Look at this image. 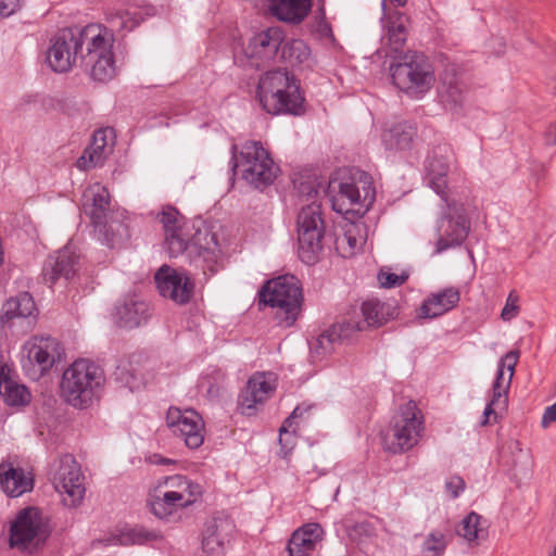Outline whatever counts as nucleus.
Listing matches in <instances>:
<instances>
[{"label":"nucleus","instance_id":"nucleus-15","mask_svg":"<svg viewBox=\"0 0 556 556\" xmlns=\"http://www.w3.org/2000/svg\"><path fill=\"white\" fill-rule=\"evenodd\" d=\"M26 354L21 363L25 375L31 380H39L60 357V348L55 339L41 338L25 346Z\"/></svg>","mask_w":556,"mask_h":556},{"label":"nucleus","instance_id":"nucleus-49","mask_svg":"<svg viewBox=\"0 0 556 556\" xmlns=\"http://www.w3.org/2000/svg\"><path fill=\"white\" fill-rule=\"evenodd\" d=\"M203 549L208 554H217L222 547V542L218 540L216 534L213 532L205 535L202 541Z\"/></svg>","mask_w":556,"mask_h":556},{"label":"nucleus","instance_id":"nucleus-24","mask_svg":"<svg viewBox=\"0 0 556 556\" xmlns=\"http://www.w3.org/2000/svg\"><path fill=\"white\" fill-rule=\"evenodd\" d=\"M114 139V130L110 127L96 130L91 143L77 160V167L80 170H88L101 166L112 152Z\"/></svg>","mask_w":556,"mask_h":556},{"label":"nucleus","instance_id":"nucleus-29","mask_svg":"<svg viewBox=\"0 0 556 556\" xmlns=\"http://www.w3.org/2000/svg\"><path fill=\"white\" fill-rule=\"evenodd\" d=\"M162 540L163 534L160 531L136 526L122 528L116 533H112L99 540V543L105 546H128L134 544H154Z\"/></svg>","mask_w":556,"mask_h":556},{"label":"nucleus","instance_id":"nucleus-8","mask_svg":"<svg viewBox=\"0 0 556 556\" xmlns=\"http://www.w3.org/2000/svg\"><path fill=\"white\" fill-rule=\"evenodd\" d=\"M81 206L84 213L91 219L98 239L108 247H114L117 242L116 232L122 236V232H126V226L123 223L109 220L111 212L109 190L98 182L90 185L83 193Z\"/></svg>","mask_w":556,"mask_h":556},{"label":"nucleus","instance_id":"nucleus-5","mask_svg":"<svg viewBox=\"0 0 556 556\" xmlns=\"http://www.w3.org/2000/svg\"><path fill=\"white\" fill-rule=\"evenodd\" d=\"M233 168H239L242 178L256 189H263L274 182L279 168L269 152L260 141H247L237 155V146L231 147Z\"/></svg>","mask_w":556,"mask_h":556},{"label":"nucleus","instance_id":"nucleus-54","mask_svg":"<svg viewBox=\"0 0 556 556\" xmlns=\"http://www.w3.org/2000/svg\"><path fill=\"white\" fill-rule=\"evenodd\" d=\"M152 462L154 464H157V465H167V464H170L172 460L168 459V458H164L162 457L161 455H153L152 456Z\"/></svg>","mask_w":556,"mask_h":556},{"label":"nucleus","instance_id":"nucleus-23","mask_svg":"<svg viewBox=\"0 0 556 556\" xmlns=\"http://www.w3.org/2000/svg\"><path fill=\"white\" fill-rule=\"evenodd\" d=\"M78 266V256L71 245H65L54 254L50 255L42 267L43 281L52 287L58 279H71Z\"/></svg>","mask_w":556,"mask_h":556},{"label":"nucleus","instance_id":"nucleus-16","mask_svg":"<svg viewBox=\"0 0 556 556\" xmlns=\"http://www.w3.org/2000/svg\"><path fill=\"white\" fill-rule=\"evenodd\" d=\"M172 433L184 440L189 448H198L204 442V421L193 409L169 408L166 416Z\"/></svg>","mask_w":556,"mask_h":556},{"label":"nucleus","instance_id":"nucleus-2","mask_svg":"<svg viewBox=\"0 0 556 556\" xmlns=\"http://www.w3.org/2000/svg\"><path fill=\"white\" fill-rule=\"evenodd\" d=\"M165 231V243L172 257L187 253L190 262L203 263L211 271L222 256V250L216 235L206 227L197 228L184 222V217L173 206H166L159 214Z\"/></svg>","mask_w":556,"mask_h":556},{"label":"nucleus","instance_id":"nucleus-20","mask_svg":"<svg viewBox=\"0 0 556 556\" xmlns=\"http://www.w3.org/2000/svg\"><path fill=\"white\" fill-rule=\"evenodd\" d=\"M157 289L164 298H168L178 304L190 301L194 285L191 278L180 270L163 265L155 274Z\"/></svg>","mask_w":556,"mask_h":556},{"label":"nucleus","instance_id":"nucleus-6","mask_svg":"<svg viewBox=\"0 0 556 556\" xmlns=\"http://www.w3.org/2000/svg\"><path fill=\"white\" fill-rule=\"evenodd\" d=\"M393 84L413 98H421L434 86L435 74L428 59L418 52H409L401 62L390 66Z\"/></svg>","mask_w":556,"mask_h":556},{"label":"nucleus","instance_id":"nucleus-18","mask_svg":"<svg viewBox=\"0 0 556 556\" xmlns=\"http://www.w3.org/2000/svg\"><path fill=\"white\" fill-rule=\"evenodd\" d=\"M383 16L381 48L378 53L381 56H394L402 51L407 39L408 17L401 12L386 13V0H382Z\"/></svg>","mask_w":556,"mask_h":556},{"label":"nucleus","instance_id":"nucleus-51","mask_svg":"<svg viewBox=\"0 0 556 556\" xmlns=\"http://www.w3.org/2000/svg\"><path fill=\"white\" fill-rule=\"evenodd\" d=\"M556 421V403L546 407L543 417H542V426L547 427L551 422Z\"/></svg>","mask_w":556,"mask_h":556},{"label":"nucleus","instance_id":"nucleus-14","mask_svg":"<svg viewBox=\"0 0 556 556\" xmlns=\"http://www.w3.org/2000/svg\"><path fill=\"white\" fill-rule=\"evenodd\" d=\"M518 358L519 351H509L498 361L495 379L492 383L491 400L483 410V420L481 421V425L485 426L489 422L488 418L491 415L496 419L500 414L507 409L508 390L510 388Z\"/></svg>","mask_w":556,"mask_h":556},{"label":"nucleus","instance_id":"nucleus-32","mask_svg":"<svg viewBox=\"0 0 556 556\" xmlns=\"http://www.w3.org/2000/svg\"><path fill=\"white\" fill-rule=\"evenodd\" d=\"M439 96L446 109L457 111L465 100V88L456 74V68L451 65L444 70L440 79Z\"/></svg>","mask_w":556,"mask_h":556},{"label":"nucleus","instance_id":"nucleus-45","mask_svg":"<svg viewBox=\"0 0 556 556\" xmlns=\"http://www.w3.org/2000/svg\"><path fill=\"white\" fill-rule=\"evenodd\" d=\"M109 22L113 28L125 31H130L138 25V21H136L132 14L127 11L112 15Z\"/></svg>","mask_w":556,"mask_h":556},{"label":"nucleus","instance_id":"nucleus-40","mask_svg":"<svg viewBox=\"0 0 556 556\" xmlns=\"http://www.w3.org/2000/svg\"><path fill=\"white\" fill-rule=\"evenodd\" d=\"M457 532L469 543H479L488 536V521L471 511L462 520Z\"/></svg>","mask_w":556,"mask_h":556},{"label":"nucleus","instance_id":"nucleus-39","mask_svg":"<svg viewBox=\"0 0 556 556\" xmlns=\"http://www.w3.org/2000/svg\"><path fill=\"white\" fill-rule=\"evenodd\" d=\"M36 305L33 296L23 292L17 296L9 299L2 306V319L10 320L12 318H27L33 316Z\"/></svg>","mask_w":556,"mask_h":556},{"label":"nucleus","instance_id":"nucleus-13","mask_svg":"<svg viewBox=\"0 0 556 556\" xmlns=\"http://www.w3.org/2000/svg\"><path fill=\"white\" fill-rule=\"evenodd\" d=\"M50 530L47 518L37 507H26L18 511L10 529V544L13 547L26 549L37 546L49 536Z\"/></svg>","mask_w":556,"mask_h":556},{"label":"nucleus","instance_id":"nucleus-19","mask_svg":"<svg viewBox=\"0 0 556 556\" xmlns=\"http://www.w3.org/2000/svg\"><path fill=\"white\" fill-rule=\"evenodd\" d=\"M283 41L285 34L280 27H268L250 39L244 53L251 65L260 67L277 56Z\"/></svg>","mask_w":556,"mask_h":556},{"label":"nucleus","instance_id":"nucleus-30","mask_svg":"<svg viewBox=\"0 0 556 556\" xmlns=\"http://www.w3.org/2000/svg\"><path fill=\"white\" fill-rule=\"evenodd\" d=\"M0 485L2 491L11 497H18L33 490L34 480L29 472L14 467L9 462L0 464Z\"/></svg>","mask_w":556,"mask_h":556},{"label":"nucleus","instance_id":"nucleus-1","mask_svg":"<svg viewBox=\"0 0 556 556\" xmlns=\"http://www.w3.org/2000/svg\"><path fill=\"white\" fill-rule=\"evenodd\" d=\"M114 41L113 29L102 24L64 28L51 38L46 62L55 73H67L79 62L92 80L106 83L117 73Z\"/></svg>","mask_w":556,"mask_h":556},{"label":"nucleus","instance_id":"nucleus-31","mask_svg":"<svg viewBox=\"0 0 556 556\" xmlns=\"http://www.w3.org/2000/svg\"><path fill=\"white\" fill-rule=\"evenodd\" d=\"M460 300L459 290L455 287L444 288L431 293L419 308L422 318H437L452 311Z\"/></svg>","mask_w":556,"mask_h":556},{"label":"nucleus","instance_id":"nucleus-42","mask_svg":"<svg viewBox=\"0 0 556 556\" xmlns=\"http://www.w3.org/2000/svg\"><path fill=\"white\" fill-rule=\"evenodd\" d=\"M225 384V374L217 369L213 368L205 375H203L199 380V388L202 392L211 397H217L219 395L220 390Z\"/></svg>","mask_w":556,"mask_h":556},{"label":"nucleus","instance_id":"nucleus-55","mask_svg":"<svg viewBox=\"0 0 556 556\" xmlns=\"http://www.w3.org/2000/svg\"><path fill=\"white\" fill-rule=\"evenodd\" d=\"M494 43L496 45V50L494 51L496 54H501L504 52L505 42L502 38L494 39Z\"/></svg>","mask_w":556,"mask_h":556},{"label":"nucleus","instance_id":"nucleus-25","mask_svg":"<svg viewBox=\"0 0 556 556\" xmlns=\"http://www.w3.org/2000/svg\"><path fill=\"white\" fill-rule=\"evenodd\" d=\"M469 232V222L465 215L456 213L442 217L438 225V242L435 253L460 245Z\"/></svg>","mask_w":556,"mask_h":556},{"label":"nucleus","instance_id":"nucleus-22","mask_svg":"<svg viewBox=\"0 0 556 556\" xmlns=\"http://www.w3.org/2000/svg\"><path fill=\"white\" fill-rule=\"evenodd\" d=\"M294 79V75L281 68L268 71L260 77L256 93L261 105L267 113L277 115L281 103L274 99L273 94L280 88H288V84Z\"/></svg>","mask_w":556,"mask_h":556},{"label":"nucleus","instance_id":"nucleus-10","mask_svg":"<svg viewBox=\"0 0 556 556\" xmlns=\"http://www.w3.org/2000/svg\"><path fill=\"white\" fill-rule=\"evenodd\" d=\"M424 432V417L417 404L408 401L403 404L393 418L386 435V448L393 454H402L416 446Z\"/></svg>","mask_w":556,"mask_h":556},{"label":"nucleus","instance_id":"nucleus-52","mask_svg":"<svg viewBox=\"0 0 556 556\" xmlns=\"http://www.w3.org/2000/svg\"><path fill=\"white\" fill-rule=\"evenodd\" d=\"M299 191L301 194H305L307 199H313L318 193L317 189L309 184H301Z\"/></svg>","mask_w":556,"mask_h":556},{"label":"nucleus","instance_id":"nucleus-11","mask_svg":"<svg viewBox=\"0 0 556 556\" xmlns=\"http://www.w3.org/2000/svg\"><path fill=\"white\" fill-rule=\"evenodd\" d=\"M48 475L65 506L74 508L81 504L86 493L85 477L73 455L63 454L55 458L50 464Z\"/></svg>","mask_w":556,"mask_h":556},{"label":"nucleus","instance_id":"nucleus-57","mask_svg":"<svg viewBox=\"0 0 556 556\" xmlns=\"http://www.w3.org/2000/svg\"><path fill=\"white\" fill-rule=\"evenodd\" d=\"M3 262V256H2V252L0 251V265L2 264Z\"/></svg>","mask_w":556,"mask_h":556},{"label":"nucleus","instance_id":"nucleus-53","mask_svg":"<svg viewBox=\"0 0 556 556\" xmlns=\"http://www.w3.org/2000/svg\"><path fill=\"white\" fill-rule=\"evenodd\" d=\"M283 442L279 443L281 445L282 451H285V454H288L294 445V433L292 432V437H283Z\"/></svg>","mask_w":556,"mask_h":556},{"label":"nucleus","instance_id":"nucleus-28","mask_svg":"<svg viewBox=\"0 0 556 556\" xmlns=\"http://www.w3.org/2000/svg\"><path fill=\"white\" fill-rule=\"evenodd\" d=\"M150 316L149 305L136 294L124 296L115 306L114 318L119 327L132 329L146 323Z\"/></svg>","mask_w":556,"mask_h":556},{"label":"nucleus","instance_id":"nucleus-36","mask_svg":"<svg viewBox=\"0 0 556 556\" xmlns=\"http://www.w3.org/2000/svg\"><path fill=\"white\" fill-rule=\"evenodd\" d=\"M414 127L408 123H399L386 129L381 136L382 143L390 151H405L412 146Z\"/></svg>","mask_w":556,"mask_h":556},{"label":"nucleus","instance_id":"nucleus-34","mask_svg":"<svg viewBox=\"0 0 556 556\" xmlns=\"http://www.w3.org/2000/svg\"><path fill=\"white\" fill-rule=\"evenodd\" d=\"M269 11L278 20L291 24L301 23L309 13L312 0H268Z\"/></svg>","mask_w":556,"mask_h":556},{"label":"nucleus","instance_id":"nucleus-50","mask_svg":"<svg viewBox=\"0 0 556 556\" xmlns=\"http://www.w3.org/2000/svg\"><path fill=\"white\" fill-rule=\"evenodd\" d=\"M21 8V0H0V18L9 17Z\"/></svg>","mask_w":556,"mask_h":556},{"label":"nucleus","instance_id":"nucleus-26","mask_svg":"<svg viewBox=\"0 0 556 556\" xmlns=\"http://www.w3.org/2000/svg\"><path fill=\"white\" fill-rule=\"evenodd\" d=\"M358 331H363V326L352 320L336 323L317 337L312 350L319 356L330 354L337 345L350 341Z\"/></svg>","mask_w":556,"mask_h":556},{"label":"nucleus","instance_id":"nucleus-17","mask_svg":"<svg viewBox=\"0 0 556 556\" xmlns=\"http://www.w3.org/2000/svg\"><path fill=\"white\" fill-rule=\"evenodd\" d=\"M277 377L273 372H255L248 380L239 396V410L242 415L253 416L275 392Z\"/></svg>","mask_w":556,"mask_h":556},{"label":"nucleus","instance_id":"nucleus-3","mask_svg":"<svg viewBox=\"0 0 556 556\" xmlns=\"http://www.w3.org/2000/svg\"><path fill=\"white\" fill-rule=\"evenodd\" d=\"M104 386L103 369L90 359L78 358L63 371L60 391L68 405L84 409L100 399Z\"/></svg>","mask_w":556,"mask_h":556},{"label":"nucleus","instance_id":"nucleus-21","mask_svg":"<svg viewBox=\"0 0 556 556\" xmlns=\"http://www.w3.org/2000/svg\"><path fill=\"white\" fill-rule=\"evenodd\" d=\"M455 163L453 150L438 146L427 157L426 172L429 186L446 202L447 174Z\"/></svg>","mask_w":556,"mask_h":556},{"label":"nucleus","instance_id":"nucleus-56","mask_svg":"<svg viewBox=\"0 0 556 556\" xmlns=\"http://www.w3.org/2000/svg\"><path fill=\"white\" fill-rule=\"evenodd\" d=\"M392 3H394L396 7H404L407 2V0H390Z\"/></svg>","mask_w":556,"mask_h":556},{"label":"nucleus","instance_id":"nucleus-48","mask_svg":"<svg viewBox=\"0 0 556 556\" xmlns=\"http://www.w3.org/2000/svg\"><path fill=\"white\" fill-rule=\"evenodd\" d=\"M465 481L459 476H452L445 482V490L452 498H457L465 490Z\"/></svg>","mask_w":556,"mask_h":556},{"label":"nucleus","instance_id":"nucleus-7","mask_svg":"<svg viewBox=\"0 0 556 556\" xmlns=\"http://www.w3.org/2000/svg\"><path fill=\"white\" fill-rule=\"evenodd\" d=\"M376 199L372 177L361 169H353L350 176L339 182L338 192L332 197V208L340 214L364 215Z\"/></svg>","mask_w":556,"mask_h":556},{"label":"nucleus","instance_id":"nucleus-4","mask_svg":"<svg viewBox=\"0 0 556 556\" xmlns=\"http://www.w3.org/2000/svg\"><path fill=\"white\" fill-rule=\"evenodd\" d=\"M202 496V486L186 476L164 477L149 495L153 515L166 519L180 508L194 504Z\"/></svg>","mask_w":556,"mask_h":556},{"label":"nucleus","instance_id":"nucleus-12","mask_svg":"<svg viewBox=\"0 0 556 556\" xmlns=\"http://www.w3.org/2000/svg\"><path fill=\"white\" fill-rule=\"evenodd\" d=\"M299 257L307 265L315 264L323 250L325 223L320 205L315 201L303 205L296 218Z\"/></svg>","mask_w":556,"mask_h":556},{"label":"nucleus","instance_id":"nucleus-38","mask_svg":"<svg viewBox=\"0 0 556 556\" xmlns=\"http://www.w3.org/2000/svg\"><path fill=\"white\" fill-rule=\"evenodd\" d=\"M366 239L367 229L365 224L363 222L350 223L344 227L343 237L337 239V244L342 249L346 244L349 249L344 252V256H350L363 248Z\"/></svg>","mask_w":556,"mask_h":556},{"label":"nucleus","instance_id":"nucleus-9","mask_svg":"<svg viewBox=\"0 0 556 556\" xmlns=\"http://www.w3.org/2000/svg\"><path fill=\"white\" fill-rule=\"evenodd\" d=\"M260 298L266 305L279 308L285 315L280 323L290 327L298 318L303 294L299 279L293 275H283L268 280L261 289Z\"/></svg>","mask_w":556,"mask_h":556},{"label":"nucleus","instance_id":"nucleus-46","mask_svg":"<svg viewBox=\"0 0 556 556\" xmlns=\"http://www.w3.org/2000/svg\"><path fill=\"white\" fill-rule=\"evenodd\" d=\"M407 274L403 273L397 275L386 270H380L377 276L378 282L382 288H394L401 286L407 280Z\"/></svg>","mask_w":556,"mask_h":556},{"label":"nucleus","instance_id":"nucleus-35","mask_svg":"<svg viewBox=\"0 0 556 556\" xmlns=\"http://www.w3.org/2000/svg\"><path fill=\"white\" fill-rule=\"evenodd\" d=\"M362 321H352L363 326V330L369 327H380L394 317L395 307L391 303L378 299H368L361 305Z\"/></svg>","mask_w":556,"mask_h":556},{"label":"nucleus","instance_id":"nucleus-37","mask_svg":"<svg viewBox=\"0 0 556 556\" xmlns=\"http://www.w3.org/2000/svg\"><path fill=\"white\" fill-rule=\"evenodd\" d=\"M273 98L281 103L277 114H301L304 97L301 92L300 81L296 78L288 84V88H280L279 91L274 92Z\"/></svg>","mask_w":556,"mask_h":556},{"label":"nucleus","instance_id":"nucleus-43","mask_svg":"<svg viewBox=\"0 0 556 556\" xmlns=\"http://www.w3.org/2000/svg\"><path fill=\"white\" fill-rule=\"evenodd\" d=\"M445 547V536L441 532H432L425 540L422 551L425 556H439Z\"/></svg>","mask_w":556,"mask_h":556},{"label":"nucleus","instance_id":"nucleus-41","mask_svg":"<svg viewBox=\"0 0 556 556\" xmlns=\"http://www.w3.org/2000/svg\"><path fill=\"white\" fill-rule=\"evenodd\" d=\"M281 58L293 66L302 65L309 61L311 49L301 39L287 40L281 45Z\"/></svg>","mask_w":556,"mask_h":556},{"label":"nucleus","instance_id":"nucleus-44","mask_svg":"<svg viewBox=\"0 0 556 556\" xmlns=\"http://www.w3.org/2000/svg\"><path fill=\"white\" fill-rule=\"evenodd\" d=\"M519 302H520V298L516 293V291H510L506 299L505 305L501 312V319L503 321H506V323L510 321L519 315V313H520Z\"/></svg>","mask_w":556,"mask_h":556},{"label":"nucleus","instance_id":"nucleus-33","mask_svg":"<svg viewBox=\"0 0 556 556\" xmlns=\"http://www.w3.org/2000/svg\"><path fill=\"white\" fill-rule=\"evenodd\" d=\"M7 365H0V396L12 407L26 406L31 401V394L26 386L13 380Z\"/></svg>","mask_w":556,"mask_h":556},{"label":"nucleus","instance_id":"nucleus-27","mask_svg":"<svg viewBox=\"0 0 556 556\" xmlns=\"http://www.w3.org/2000/svg\"><path fill=\"white\" fill-rule=\"evenodd\" d=\"M324 529L319 523L309 522L296 529L289 539V556H315L324 539Z\"/></svg>","mask_w":556,"mask_h":556},{"label":"nucleus","instance_id":"nucleus-47","mask_svg":"<svg viewBox=\"0 0 556 556\" xmlns=\"http://www.w3.org/2000/svg\"><path fill=\"white\" fill-rule=\"evenodd\" d=\"M303 412V408L296 406L291 415L285 419L279 429V443L283 442V437H292V432L295 433V428H293L294 419L301 417Z\"/></svg>","mask_w":556,"mask_h":556}]
</instances>
